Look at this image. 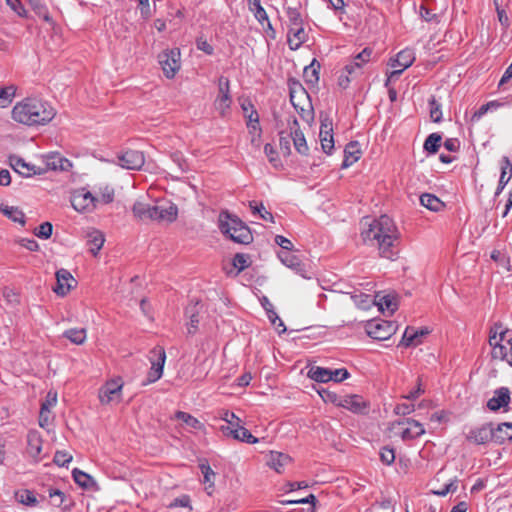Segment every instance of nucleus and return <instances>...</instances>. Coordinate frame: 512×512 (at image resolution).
Returning a JSON list of instances; mask_svg holds the SVG:
<instances>
[{"mask_svg": "<svg viewBox=\"0 0 512 512\" xmlns=\"http://www.w3.org/2000/svg\"><path fill=\"white\" fill-rule=\"evenodd\" d=\"M367 228L361 231L365 244L375 247L382 258L395 260L398 256L400 233L394 221L387 215L365 222Z\"/></svg>", "mask_w": 512, "mask_h": 512, "instance_id": "f257e3e1", "label": "nucleus"}, {"mask_svg": "<svg viewBox=\"0 0 512 512\" xmlns=\"http://www.w3.org/2000/svg\"><path fill=\"white\" fill-rule=\"evenodd\" d=\"M55 115V109L48 102L36 98H26L12 109V118L28 126L45 125Z\"/></svg>", "mask_w": 512, "mask_h": 512, "instance_id": "f03ea898", "label": "nucleus"}, {"mask_svg": "<svg viewBox=\"0 0 512 512\" xmlns=\"http://www.w3.org/2000/svg\"><path fill=\"white\" fill-rule=\"evenodd\" d=\"M219 229L224 235L239 244H249L253 240L249 227L228 211H222L219 214Z\"/></svg>", "mask_w": 512, "mask_h": 512, "instance_id": "7ed1b4c3", "label": "nucleus"}, {"mask_svg": "<svg viewBox=\"0 0 512 512\" xmlns=\"http://www.w3.org/2000/svg\"><path fill=\"white\" fill-rule=\"evenodd\" d=\"M288 84L291 104L303 120L310 122L313 120V107L308 92L298 80L290 79Z\"/></svg>", "mask_w": 512, "mask_h": 512, "instance_id": "20e7f679", "label": "nucleus"}, {"mask_svg": "<svg viewBox=\"0 0 512 512\" xmlns=\"http://www.w3.org/2000/svg\"><path fill=\"white\" fill-rule=\"evenodd\" d=\"M365 330L373 339L386 340L396 332L397 326L392 321L375 319L367 322Z\"/></svg>", "mask_w": 512, "mask_h": 512, "instance_id": "39448f33", "label": "nucleus"}, {"mask_svg": "<svg viewBox=\"0 0 512 512\" xmlns=\"http://www.w3.org/2000/svg\"><path fill=\"white\" fill-rule=\"evenodd\" d=\"M158 62L164 75L172 79L181 67L180 50L178 48L167 49L158 55Z\"/></svg>", "mask_w": 512, "mask_h": 512, "instance_id": "423d86ee", "label": "nucleus"}, {"mask_svg": "<svg viewBox=\"0 0 512 512\" xmlns=\"http://www.w3.org/2000/svg\"><path fill=\"white\" fill-rule=\"evenodd\" d=\"M231 104L230 80L225 76H220L218 78V95L214 100V107L224 117L230 110Z\"/></svg>", "mask_w": 512, "mask_h": 512, "instance_id": "0eeeda50", "label": "nucleus"}, {"mask_svg": "<svg viewBox=\"0 0 512 512\" xmlns=\"http://www.w3.org/2000/svg\"><path fill=\"white\" fill-rule=\"evenodd\" d=\"M123 387V382L121 378L111 379L107 381L100 389H99V401L101 404H110L113 401L119 402L121 399V391Z\"/></svg>", "mask_w": 512, "mask_h": 512, "instance_id": "6e6552de", "label": "nucleus"}, {"mask_svg": "<svg viewBox=\"0 0 512 512\" xmlns=\"http://www.w3.org/2000/svg\"><path fill=\"white\" fill-rule=\"evenodd\" d=\"M397 427L401 428L399 434L403 440H412L420 437L425 433L423 425L420 422L410 418L394 422L393 428Z\"/></svg>", "mask_w": 512, "mask_h": 512, "instance_id": "1a4fd4ad", "label": "nucleus"}, {"mask_svg": "<svg viewBox=\"0 0 512 512\" xmlns=\"http://www.w3.org/2000/svg\"><path fill=\"white\" fill-rule=\"evenodd\" d=\"M415 61V53L412 49L406 48L404 50H401L397 55L396 58L391 61V66L393 68L400 67L399 69L393 70L389 78L398 77L402 74V72L409 68L413 62ZM389 80H387L386 85L388 84Z\"/></svg>", "mask_w": 512, "mask_h": 512, "instance_id": "9d476101", "label": "nucleus"}, {"mask_svg": "<svg viewBox=\"0 0 512 512\" xmlns=\"http://www.w3.org/2000/svg\"><path fill=\"white\" fill-rule=\"evenodd\" d=\"M97 199L85 189L75 191L71 197L72 207L79 212L91 211L96 206Z\"/></svg>", "mask_w": 512, "mask_h": 512, "instance_id": "9b49d317", "label": "nucleus"}, {"mask_svg": "<svg viewBox=\"0 0 512 512\" xmlns=\"http://www.w3.org/2000/svg\"><path fill=\"white\" fill-rule=\"evenodd\" d=\"M154 218L156 222L171 223L177 219L178 208L175 204L167 201H160L154 205Z\"/></svg>", "mask_w": 512, "mask_h": 512, "instance_id": "f8f14e48", "label": "nucleus"}, {"mask_svg": "<svg viewBox=\"0 0 512 512\" xmlns=\"http://www.w3.org/2000/svg\"><path fill=\"white\" fill-rule=\"evenodd\" d=\"M118 164L128 170H138L144 163V154L138 150H127L122 154L118 155Z\"/></svg>", "mask_w": 512, "mask_h": 512, "instance_id": "ddd939ff", "label": "nucleus"}, {"mask_svg": "<svg viewBox=\"0 0 512 512\" xmlns=\"http://www.w3.org/2000/svg\"><path fill=\"white\" fill-rule=\"evenodd\" d=\"M466 439L474 444H486L489 441L494 442V427L491 423L484 424L481 427L472 429L466 435Z\"/></svg>", "mask_w": 512, "mask_h": 512, "instance_id": "4468645a", "label": "nucleus"}, {"mask_svg": "<svg viewBox=\"0 0 512 512\" xmlns=\"http://www.w3.org/2000/svg\"><path fill=\"white\" fill-rule=\"evenodd\" d=\"M9 163L15 172L19 173L24 177L41 175L44 173V169L37 167L33 164L27 163L24 159L16 155H12L9 157Z\"/></svg>", "mask_w": 512, "mask_h": 512, "instance_id": "2eb2a0df", "label": "nucleus"}, {"mask_svg": "<svg viewBox=\"0 0 512 512\" xmlns=\"http://www.w3.org/2000/svg\"><path fill=\"white\" fill-rule=\"evenodd\" d=\"M290 128V136L295 147V150L301 155H307L309 147L307 145L303 132L299 129V124L296 118L288 122Z\"/></svg>", "mask_w": 512, "mask_h": 512, "instance_id": "dca6fc26", "label": "nucleus"}, {"mask_svg": "<svg viewBox=\"0 0 512 512\" xmlns=\"http://www.w3.org/2000/svg\"><path fill=\"white\" fill-rule=\"evenodd\" d=\"M57 285L53 288V291L59 296H65L73 287V283H76L72 274L66 269H59L56 272Z\"/></svg>", "mask_w": 512, "mask_h": 512, "instance_id": "f3484780", "label": "nucleus"}, {"mask_svg": "<svg viewBox=\"0 0 512 512\" xmlns=\"http://www.w3.org/2000/svg\"><path fill=\"white\" fill-rule=\"evenodd\" d=\"M45 167L44 173L48 170H60V171H68L72 167V163L61 156L59 153H51L44 157Z\"/></svg>", "mask_w": 512, "mask_h": 512, "instance_id": "a211bd4d", "label": "nucleus"}, {"mask_svg": "<svg viewBox=\"0 0 512 512\" xmlns=\"http://www.w3.org/2000/svg\"><path fill=\"white\" fill-rule=\"evenodd\" d=\"M337 406L343 407L353 413H362L367 408L363 397L359 395H345L339 398Z\"/></svg>", "mask_w": 512, "mask_h": 512, "instance_id": "6ab92c4d", "label": "nucleus"}, {"mask_svg": "<svg viewBox=\"0 0 512 512\" xmlns=\"http://www.w3.org/2000/svg\"><path fill=\"white\" fill-rule=\"evenodd\" d=\"M132 213L134 218L138 221H153L155 213L154 205L138 200L132 206Z\"/></svg>", "mask_w": 512, "mask_h": 512, "instance_id": "aec40b11", "label": "nucleus"}, {"mask_svg": "<svg viewBox=\"0 0 512 512\" xmlns=\"http://www.w3.org/2000/svg\"><path fill=\"white\" fill-rule=\"evenodd\" d=\"M202 309V305L199 301H191L185 309V315L189 319L188 322V333L194 334L198 329L200 321L199 314Z\"/></svg>", "mask_w": 512, "mask_h": 512, "instance_id": "412c9836", "label": "nucleus"}, {"mask_svg": "<svg viewBox=\"0 0 512 512\" xmlns=\"http://www.w3.org/2000/svg\"><path fill=\"white\" fill-rule=\"evenodd\" d=\"M373 54V50L371 48H364L360 53H358L353 60L345 66V71L352 75L360 70L366 63H368Z\"/></svg>", "mask_w": 512, "mask_h": 512, "instance_id": "4be33fe9", "label": "nucleus"}, {"mask_svg": "<svg viewBox=\"0 0 512 512\" xmlns=\"http://www.w3.org/2000/svg\"><path fill=\"white\" fill-rule=\"evenodd\" d=\"M510 401V391L506 387H501L494 392L492 398L487 402V407L492 411H497L501 407L508 405Z\"/></svg>", "mask_w": 512, "mask_h": 512, "instance_id": "5701e85b", "label": "nucleus"}, {"mask_svg": "<svg viewBox=\"0 0 512 512\" xmlns=\"http://www.w3.org/2000/svg\"><path fill=\"white\" fill-rule=\"evenodd\" d=\"M287 42L291 50H297L307 39L303 25L289 27Z\"/></svg>", "mask_w": 512, "mask_h": 512, "instance_id": "b1692460", "label": "nucleus"}, {"mask_svg": "<svg viewBox=\"0 0 512 512\" xmlns=\"http://www.w3.org/2000/svg\"><path fill=\"white\" fill-rule=\"evenodd\" d=\"M362 151L357 141L349 142L344 150V160L342 162V168H348L358 161L361 157Z\"/></svg>", "mask_w": 512, "mask_h": 512, "instance_id": "393cba45", "label": "nucleus"}, {"mask_svg": "<svg viewBox=\"0 0 512 512\" xmlns=\"http://www.w3.org/2000/svg\"><path fill=\"white\" fill-rule=\"evenodd\" d=\"M86 238L89 251L93 256H97L105 242L104 234L100 230L93 229L87 232Z\"/></svg>", "mask_w": 512, "mask_h": 512, "instance_id": "a878e982", "label": "nucleus"}, {"mask_svg": "<svg viewBox=\"0 0 512 512\" xmlns=\"http://www.w3.org/2000/svg\"><path fill=\"white\" fill-rule=\"evenodd\" d=\"M149 360L151 362V370L163 375V368L166 361V352L162 346H155L150 350Z\"/></svg>", "mask_w": 512, "mask_h": 512, "instance_id": "bb28decb", "label": "nucleus"}, {"mask_svg": "<svg viewBox=\"0 0 512 512\" xmlns=\"http://www.w3.org/2000/svg\"><path fill=\"white\" fill-rule=\"evenodd\" d=\"M506 331L500 332V338L498 343L491 346V357L495 360H506L508 359L509 346L506 342Z\"/></svg>", "mask_w": 512, "mask_h": 512, "instance_id": "cd10ccee", "label": "nucleus"}, {"mask_svg": "<svg viewBox=\"0 0 512 512\" xmlns=\"http://www.w3.org/2000/svg\"><path fill=\"white\" fill-rule=\"evenodd\" d=\"M291 462V457L281 452H270L267 465L277 473H281L283 468Z\"/></svg>", "mask_w": 512, "mask_h": 512, "instance_id": "c85d7f7f", "label": "nucleus"}, {"mask_svg": "<svg viewBox=\"0 0 512 512\" xmlns=\"http://www.w3.org/2000/svg\"><path fill=\"white\" fill-rule=\"evenodd\" d=\"M42 451V438L36 431H30L27 435V453L34 459H38Z\"/></svg>", "mask_w": 512, "mask_h": 512, "instance_id": "c756f323", "label": "nucleus"}, {"mask_svg": "<svg viewBox=\"0 0 512 512\" xmlns=\"http://www.w3.org/2000/svg\"><path fill=\"white\" fill-rule=\"evenodd\" d=\"M320 68L321 65L316 59L304 68L303 77L307 85L315 87L318 84Z\"/></svg>", "mask_w": 512, "mask_h": 512, "instance_id": "7c9ffc66", "label": "nucleus"}, {"mask_svg": "<svg viewBox=\"0 0 512 512\" xmlns=\"http://www.w3.org/2000/svg\"><path fill=\"white\" fill-rule=\"evenodd\" d=\"M512 441V423L504 422L494 428V442L497 444H504L505 442Z\"/></svg>", "mask_w": 512, "mask_h": 512, "instance_id": "2f4dec72", "label": "nucleus"}, {"mask_svg": "<svg viewBox=\"0 0 512 512\" xmlns=\"http://www.w3.org/2000/svg\"><path fill=\"white\" fill-rule=\"evenodd\" d=\"M512 176V164L507 156H503L501 159V175L496 190V195L500 194L504 187L509 182Z\"/></svg>", "mask_w": 512, "mask_h": 512, "instance_id": "473e14b6", "label": "nucleus"}, {"mask_svg": "<svg viewBox=\"0 0 512 512\" xmlns=\"http://www.w3.org/2000/svg\"><path fill=\"white\" fill-rule=\"evenodd\" d=\"M278 257L285 266L295 270L296 272L304 271V265L301 260L292 253V251H282L278 254Z\"/></svg>", "mask_w": 512, "mask_h": 512, "instance_id": "72a5a7b5", "label": "nucleus"}, {"mask_svg": "<svg viewBox=\"0 0 512 512\" xmlns=\"http://www.w3.org/2000/svg\"><path fill=\"white\" fill-rule=\"evenodd\" d=\"M247 105L250 108V112L249 114H246L245 117L247 118V127L249 130V134L255 133L258 137H261L262 130L259 124L258 112L254 108L252 102H248Z\"/></svg>", "mask_w": 512, "mask_h": 512, "instance_id": "f704fd0d", "label": "nucleus"}, {"mask_svg": "<svg viewBox=\"0 0 512 512\" xmlns=\"http://www.w3.org/2000/svg\"><path fill=\"white\" fill-rule=\"evenodd\" d=\"M242 421L240 418H237V422L235 423V435H234V438L235 440H238L240 442H245V443H249V444H255L259 441V439L255 436H253L251 434V432L246 429L245 427H243L241 425Z\"/></svg>", "mask_w": 512, "mask_h": 512, "instance_id": "c9c22d12", "label": "nucleus"}, {"mask_svg": "<svg viewBox=\"0 0 512 512\" xmlns=\"http://www.w3.org/2000/svg\"><path fill=\"white\" fill-rule=\"evenodd\" d=\"M307 376L316 382L322 383H326L332 380L331 369L319 366H312L308 370Z\"/></svg>", "mask_w": 512, "mask_h": 512, "instance_id": "e433bc0d", "label": "nucleus"}, {"mask_svg": "<svg viewBox=\"0 0 512 512\" xmlns=\"http://www.w3.org/2000/svg\"><path fill=\"white\" fill-rule=\"evenodd\" d=\"M0 211L13 222L19 223L22 226L25 225V214L18 207L7 206L2 204L0 205Z\"/></svg>", "mask_w": 512, "mask_h": 512, "instance_id": "4c0bfd02", "label": "nucleus"}, {"mask_svg": "<svg viewBox=\"0 0 512 512\" xmlns=\"http://www.w3.org/2000/svg\"><path fill=\"white\" fill-rule=\"evenodd\" d=\"M420 203L427 209L438 212L444 208V203L435 195L424 193L420 196Z\"/></svg>", "mask_w": 512, "mask_h": 512, "instance_id": "58836bf2", "label": "nucleus"}, {"mask_svg": "<svg viewBox=\"0 0 512 512\" xmlns=\"http://www.w3.org/2000/svg\"><path fill=\"white\" fill-rule=\"evenodd\" d=\"M15 498L19 503L28 507H36L39 504L35 493L28 489L16 491Z\"/></svg>", "mask_w": 512, "mask_h": 512, "instance_id": "ea45409f", "label": "nucleus"}, {"mask_svg": "<svg viewBox=\"0 0 512 512\" xmlns=\"http://www.w3.org/2000/svg\"><path fill=\"white\" fill-rule=\"evenodd\" d=\"M190 498L187 495H183L176 498L167 506L166 512H191Z\"/></svg>", "mask_w": 512, "mask_h": 512, "instance_id": "a19ab883", "label": "nucleus"}, {"mask_svg": "<svg viewBox=\"0 0 512 512\" xmlns=\"http://www.w3.org/2000/svg\"><path fill=\"white\" fill-rule=\"evenodd\" d=\"M63 337L70 340L75 345H82L87 338L86 329L84 328H71L63 333Z\"/></svg>", "mask_w": 512, "mask_h": 512, "instance_id": "79ce46f5", "label": "nucleus"}, {"mask_svg": "<svg viewBox=\"0 0 512 512\" xmlns=\"http://www.w3.org/2000/svg\"><path fill=\"white\" fill-rule=\"evenodd\" d=\"M421 343V340H418V330H415L412 327H407L403 333L402 339L399 343L400 346L409 347L416 346Z\"/></svg>", "mask_w": 512, "mask_h": 512, "instance_id": "37998d69", "label": "nucleus"}, {"mask_svg": "<svg viewBox=\"0 0 512 512\" xmlns=\"http://www.w3.org/2000/svg\"><path fill=\"white\" fill-rule=\"evenodd\" d=\"M74 481L83 488H90L95 484L94 479L84 471L74 468L72 471Z\"/></svg>", "mask_w": 512, "mask_h": 512, "instance_id": "c03bdc74", "label": "nucleus"}, {"mask_svg": "<svg viewBox=\"0 0 512 512\" xmlns=\"http://www.w3.org/2000/svg\"><path fill=\"white\" fill-rule=\"evenodd\" d=\"M265 303H263L264 308L267 311V315L269 320L272 322L273 325L276 326V329L279 333H283L286 331V327L283 323V321L278 317L275 311L271 310V303L268 301V299L264 298Z\"/></svg>", "mask_w": 512, "mask_h": 512, "instance_id": "a18cd8bd", "label": "nucleus"}, {"mask_svg": "<svg viewBox=\"0 0 512 512\" xmlns=\"http://www.w3.org/2000/svg\"><path fill=\"white\" fill-rule=\"evenodd\" d=\"M441 142L442 136L438 133H432L426 138L423 148L426 152L435 154L440 148Z\"/></svg>", "mask_w": 512, "mask_h": 512, "instance_id": "49530a36", "label": "nucleus"}, {"mask_svg": "<svg viewBox=\"0 0 512 512\" xmlns=\"http://www.w3.org/2000/svg\"><path fill=\"white\" fill-rule=\"evenodd\" d=\"M175 418L183 421L187 426L195 430H202L204 428V425L197 418L187 412L177 411Z\"/></svg>", "mask_w": 512, "mask_h": 512, "instance_id": "de8ad7c7", "label": "nucleus"}, {"mask_svg": "<svg viewBox=\"0 0 512 512\" xmlns=\"http://www.w3.org/2000/svg\"><path fill=\"white\" fill-rule=\"evenodd\" d=\"M248 6L250 11L254 13L255 18L260 23L268 21V15L265 9L261 6L260 0H248Z\"/></svg>", "mask_w": 512, "mask_h": 512, "instance_id": "09e8293b", "label": "nucleus"}, {"mask_svg": "<svg viewBox=\"0 0 512 512\" xmlns=\"http://www.w3.org/2000/svg\"><path fill=\"white\" fill-rule=\"evenodd\" d=\"M354 303L363 310L369 309L374 303V299L371 295L365 293H355L351 296Z\"/></svg>", "mask_w": 512, "mask_h": 512, "instance_id": "8fccbe9b", "label": "nucleus"}, {"mask_svg": "<svg viewBox=\"0 0 512 512\" xmlns=\"http://www.w3.org/2000/svg\"><path fill=\"white\" fill-rule=\"evenodd\" d=\"M15 86H7L0 88V107H7L15 96Z\"/></svg>", "mask_w": 512, "mask_h": 512, "instance_id": "3c124183", "label": "nucleus"}, {"mask_svg": "<svg viewBox=\"0 0 512 512\" xmlns=\"http://www.w3.org/2000/svg\"><path fill=\"white\" fill-rule=\"evenodd\" d=\"M430 106V118L433 122L439 123L442 120L441 104L436 100L434 96L429 99Z\"/></svg>", "mask_w": 512, "mask_h": 512, "instance_id": "603ef678", "label": "nucleus"}, {"mask_svg": "<svg viewBox=\"0 0 512 512\" xmlns=\"http://www.w3.org/2000/svg\"><path fill=\"white\" fill-rule=\"evenodd\" d=\"M378 306L380 310L387 309L393 313L397 309V302L394 297L385 295L379 299Z\"/></svg>", "mask_w": 512, "mask_h": 512, "instance_id": "864d4df0", "label": "nucleus"}, {"mask_svg": "<svg viewBox=\"0 0 512 512\" xmlns=\"http://www.w3.org/2000/svg\"><path fill=\"white\" fill-rule=\"evenodd\" d=\"M250 208L253 213H258L261 219L265 221L274 222V217L271 212L267 211L263 204L257 205L255 201L250 202Z\"/></svg>", "mask_w": 512, "mask_h": 512, "instance_id": "5fc2aeb1", "label": "nucleus"}, {"mask_svg": "<svg viewBox=\"0 0 512 512\" xmlns=\"http://www.w3.org/2000/svg\"><path fill=\"white\" fill-rule=\"evenodd\" d=\"M286 14L290 23V27L303 25L301 13L297 8L288 7Z\"/></svg>", "mask_w": 512, "mask_h": 512, "instance_id": "6e6d98bb", "label": "nucleus"}, {"mask_svg": "<svg viewBox=\"0 0 512 512\" xmlns=\"http://www.w3.org/2000/svg\"><path fill=\"white\" fill-rule=\"evenodd\" d=\"M499 104L495 101H490L486 104H483L478 110H476L472 117H471V121L472 122H477L479 121L491 108H496L498 107Z\"/></svg>", "mask_w": 512, "mask_h": 512, "instance_id": "4d7b16f0", "label": "nucleus"}, {"mask_svg": "<svg viewBox=\"0 0 512 512\" xmlns=\"http://www.w3.org/2000/svg\"><path fill=\"white\" fill-rule=\"evenodd\" d=\"M501 331H506V333H507L508 329H503L502 323H500V322L494 323V325L490 328V332H489V345L490 346L498 343Z\"/></svg>", "mask_w": 512, "mask_h": 512, "instance_id": "13d9d810", "label": "nucleus"}, {"mask_svg": "<svg viewBox=\"0 0 512 512\" xmlns=\"http://www.w3.org/2000/svg\"><path fill=\"white\" fill-rule=\"evenodd\" d=\"M53 226L50 222L42 223L38 228L35 229L34 234L41 239H48L51 237Z\"/></svg>", "mask_w": 512, "mask_h": 512, "instance_id": "bf43d9fd", "label": "nucleus"}, {"mask_svg": "<svg viewBox=\"0 0 512 512\" xmlns=\"http://www.w3.org/2000/svg\"><path fill=\"white\" fill-rule=\"evenodd\" d=\"M53 461L59 467H65L72 461V455L65 451H56Z\"/></svg>", "mask_w": 512, "mask_h": 512, "instance_id": "052dcab7", "label": "nucleus"}, {"mask_svg": "<svg viewBox=\"0 0 512 512\" xmlns=\"http://www.w3.org/2000/svg\"><path fill=\"white\" fill-rule=\"evenodd\" d=\"M290 132L286 133L284 131L280 132V149L285 156H289L291 154V147H290Z\"/></svg>", "mask_w": 512, "mask_h": 512, "instance_id": "680f3d73", "label": "nucleus"}, {"mask_svg": "<svg viewBox=\"0 0 512 512\" xmlns=\"http://www.w3.org/2000/svg\"><path fill=\"white\" fill-rule=\"evenodd\" d=\"M380 460L385 465H391L395 460V452L389 447H383L380 451Z\"/></svg>", "mask_w": 512, "mask_h": 512, "instance_id": "e2e57ef3", "label": "nucleus"}, {"mask_svg": "<svg viewBox=\"0 0 512 512\" xmlns=\"http://www.w3.org/2000/svg\"><path fill=\"white\" fill-rule=\"evenodd\" d=\"M200 469L203 474L204 483H209L211 487L214 486L215 472L208 464H200Z\"/></svg>", "mask_w": 512, "mask_h": 512, "instance_id": "0e129e2a", "label": "nucleus"}, {"mask_svg": "<svg viewBox=\"0 0 512 512\" xmlns=\"http://www.w3.org/2000/svg\"><path fill=\"white\" fill-rule=\"evenodd\" d=\"M264 153L267 156L269 162L274 166L277 167L279 164V159L277 157V152L274 148V146L270 143H267L264 146Z\"/></svg>", "mask_w": 512, "mask_h": 512, "instance_id": "69168bd1", "label": "nucleus"}, {"mask_svg": "<svg viewBox=\"0 0 512 512\" xmlns=\"http://www.w3.org/2000/svg\"><path fill=\"white\" fill-rule=\"evenodd\" d=\"M232 264L235 268H237L238 272L243 271L246 267H248V258L246 255L237 253L232 260Z\"/></svg>", "mask_w": 512, "mask_h": 512, "instance_id": "338daca9", "label": "nucleus"}, {"mask_svg": "<svg viewBox=\"0 0 512 512\" xmlns=\"http://www.w3.org/2000/svg\"><path fill=\"white\" fill-rule=\"evenodd\" d=\"M140 9V14L143 19L147 20L152 16V9L150 7L149 0H135Z\"/></svg>", "mask_w": 512, "mask_h": 512, "instance_id": "774afa93", "label": "nucleus"}]
</instances>
